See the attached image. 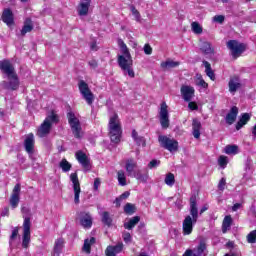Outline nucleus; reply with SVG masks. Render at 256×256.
Masks as SVG:
<instances>
[{"label": "nucleus", "instance_id": "423d86ee", "mask_svg": "<svg viewBox=\"0 0 256 256\" xmlns=\"http://www.w3.org/2000/svg\"><path fill=\"white\" fill-rule=\"evenodd\" d=\"M23 235H22V247L27 249L29 243H31V218L23 216Z\"/></svg>", "mask_w": 256, "mask_h": 256}, {"label": "nucleus", "instance_id": "ea45409f", "mask_svg": "<svg viewBox=\"0 0 256 256\" xmlns=\"http://www.w3.org/2000/svg\"><path fill=\"white\" fill-rule=\"evenodd\" d=\"M59 167L62 169L63 173H68V171H71L72 165L64 158L60 161Z\"/></svg>", "mask_w": 256, "mask_h": 256}, {"label": "nucleus", "instance_id": "49530a36", "mask_svg": "<svg viewBox=\"0 0 256 256\" xmlns=\"http://www.w3.org/2000/svg\"><path fill=\"white\" fill-rule=\"evenodd\" d=\"M229 163V159L227 158V156H220L218 158V165L222 168L225 169V167H227V164Z\"/></svg>", "mask_w": 256, "mask_h": 256}, {"label": "nucleus", "instance_id": "6e6d98bb", "mask_svg": "<svg viewBox=\"0 0 256 256\" xmlns=\"http://www.w3.org/2000/svg\"><path fill=\"white\" fill-rule=\"evenodd\" d=\"M144 53L145 55H151V53H153V48H151V45L149 44L144 45Z\"/></svg>", "mask_w": 256, "mask_h": 256}, {"label": "nucleus", "instance_id": "6e6552de", "mask_svg": "<svg viewBox=\"0 0 256 256\" xmlns=\"http://www.w3.org/2000/svg\"><path fill=\"white\" fill-rule=\"evenodd\" d=\"M158 141L164 149L173 153V151H177L179 149V142L177 140L171 139L167 136H159Z\"/></svg>", "mask_w": 256, "mask_h": 256}, {"label": "nucleus", "instance_id": "e433bc0d", "mask_svg": "<svg viewBox=\"0 0 256 256\" xmlns=\"http://www.w3.org/2000/svg\"><path fill=\"white\" fill-rule=\"evenodd\" d=\"M179 65H180L179 62H175L173 60H167L161 63L162 69H173L175 67H179Z\"/></svg>", "mask_w": 256, "mask_h": 256}, {"label": "nucleus", "instance_id": "8fccbe9b", "mask_svg": "<svg viewBox=\"0 0 256 256\" xmlns=\"http://www.w3.org/2000/svg\"><path fill=\"white\" fill-rule=\"evenodd\" d=\"M122 239L124 241V243L129 244L133 241V237H131V233L124 231L122 233Z\"/></svg>", "mask_w": 256, "mask_h": 256}, {"label": "nucleus", "instance_id": "f8f14e48", "mask_svg": "<svg viewBox=\"0 0 256 256\" xmlns=\"http://www.w3.org/2000/svg\"><path fill=\"white\" fill-rule=\"evenodd\" d=\"M8 81L3 82L4 89H8V91H17L19 89V76L17 74H13L12 76H7Z\"/></svg>", "mask_w": 256, "mask_h": 256}, {"label": "nucleus", "instance_id": "f704fd0d", "mask_svg": "<svg viewBox=\"0 0 256 256\" xmlns=\"http://www.w3.org/2000/svg\"><path fill=\"white\" fill-rule=\"evenodd\" d=\"M101 217H102V223H104V225H107V227H111V225L113 224V219L111 218V215L109 214V212L107 211L102 212Z\"/></svg>", "mask_w": 256, "mask_h": 256}, {"label": "nucleus", "instance_id": "39448f33", "mask_svg": "<svg viewBox=\"0 0 256 256\" xmlns=\"http://www.w3.org/2000/svg\"><path fill=\"white\" fill-rule=\"evenodd\" d=\"M58 121L59 117L57 116V114H54L52 112L49 116L45 118L44 122L38 128L37 136L41 138L47 137V135L51 133V127L53 123H58Z\"/></svg>", "mask_w": 256, "mask_h": 256}, {"label": "nucleus", "instance_id": "680f3d73", "mask_svg": "<svg viewBox=\"0 0 256 256\" xmlns=\"http://www.w3.org/2000/svg\"><path fill=\"white\" fill-rule=\"evenodd\" d=\"M207 209H209V207L206 205V206H203L200 211L198 212V216L199 215H203V213H205V211H207Z\"/></svg>", "mask_w": 256, "mask_h": 256}, {"label": "nucleus", "instance_id": "a211bd4d", "mask_svg": "<svg viewBox=\"0 0 256 256\" xmlns=\"http://www.w3.org/2000/svg\"><path fill=\"white\" fill-rule=\"evenodd\" d=\"M76 159L82 165L84 171H89L91 169L89 165V157L87 154L83 153L82 151L76 152Z\"/></svg>", "mask_w": 256, "mask_h": 256}, {"label": "nucleus", "instance_id": "79ce46f5", "mask_svg": "<svg viewBox=\"0 0 256 256\" xmlns=\"http://www.w3.org/2000/svg\"><path fill=\"white\" fill-rule=\"evenodd\" d=\"M131 177H134L135 179H137L138 181H141L142 183H145L148 179L147 175H143L141 173V170H136Z\"/></svg>", "mask_w": 256, "mask_h": 256}, {"label": "nucleus", "instance_id": "6ab92c4d", "mask_svg": "<svg viewBox=\"0 0 256 256\" xmlns=\"http://www.w3.org/2000/svg\"><path fill=\"white\" fill-rule=\"evenodd\" d=\"M24 147L29 154L33 153L35 149V135H33V133L26 135V138L24 140Z\"/></svg>", "mask_w": 256, "mask_h": 256}, {"label": "nucleus", "instance_id": "cd10ccee", "mask_svg": "<svg viewBox=\"0 0 256 256\" xmlns=\"http://www.w3.org/2000/svg\"><path fill=\"white\" fill-rule=\"evenodd\" d=\"M123 251V242L118 243L116 246H108L105 250V253L110 255H116Z\"/></svg>", "mask_w": 256, "mask_h": 256}, {"label": "nucleus", "instance_id": "7ed1b4c3", "mask_svg": "<svg viewBox=\"0 0 256 256\" xmlns=\"http://www.w3.org/2000/svg\"><path fill=\"white\" fill-rule=\"evenodd\" d=\"M108 131L112 143H119L121 141L123 129L121 128V120L119 119V115H117V113L110 116L108 122Z\"/></svg>", "mask_w": 256, "mask_h": 256}, {"label": "nucleus", "instance_id": "412c9836", "mask_svg": "<svg viewBox=\"0 0 256 256\" xmlns=\"http://www.w3.org/2000/svg\"><path fill=\"white\" fill-rule=\"evenodd\" d=\"M90 7H91V0H81L77 9L78 15H80V17H85V15H88Z\"/></svg>", "mask_w": 256, "mask_h": 256}, {"label": "nucleus", "instance_id": "c756f323", "mask_svg": "<svg viewBox=\"0 0 256 256\" xmlns=\"http://www.w3.org/2000/svg\"><path fill=\"white\" fill-rule=\"evenodd\" d=\"M64 245L65 241L62 238L57 239L54 244V255H61Z\"/></svg>", "mask_w": 256, "mask_h": 256}, {"label": "nucleus", "instance_id": "338daca9", "mask_svg": "<svg viewBox=\"0 0 256 256\" xmlns=\"http://www.w3.org/2000/svg\"><path fill=\"white\" fill-rule=\"evenodd\" d=\"M21 212H22L24 215H27V213H29V208H27V207H22Z\"/></svg>", "mask_w": 256, "mask_h": 256}, {"label": "nucleus", "instance_id": "de8ad7c7", "mask_svg": "<svg viewBox=\"0 0 256 256\" xmlns=\"http://www.w3.org/2000/svg\"><path fill=\"white\" fill-rule=\"evenodd\" d=\"M131 195L129 192H124L122 195H120L118 198H116L115 203L117 207H121V201L127 199Z\"/></svg>", "mask_w": 256, "mask_h": 256}, {"label": "nucleus", "instance_id": "0e129e2a", "mask_svg": "<svg viewBox=\"0 0 256 256\" xmlns=\"http://www.w3.org/2000/svg\"><path fill=\"white\" fill-rule=\"evenodd\" d=\"M91 51H97V42H92L90 45Z\"/></svg>", "mask_w": 256, "mask_h": 256}, {"label": "nucleus", "instance_id": "58836bf2", "mask_svg": "<svg viewBox=\"0 0 256 256\" xmlns=\"http://www.w3.org/2000/svg\"><path fill=\"white\" fill-rule=\"evenodd\" d=\"M196 85L197 87H201L202 89H207L209 84L204 81L203 76L201 74H196Z\"/></svg>", "mask_w": 256, "mask_h": 256}, {"label": "nucleus", "instance_id": "4c0bfd02", "mask_svg": "<svg viewBox=\"0 0 256 256\" xmlns=\"http://www.w3.org/2000/svg\"><path fill=\"white\" fill-rule=\"evenodd\" d=\"M191 31L195 35H201L203 33V26H201L199 22H192L191 23Z\"/></svg>", "mask_w": 256, "mask_h": 256}, {"label": "nucleus", "instance_id": "5fc2aeb1", "mask_svg": "<svg viewBox=\"0 0 256 256\" xmlns=\"http://www.w3.org/2000/svg\"><path fill=\"white\" fill-rule=\"evenodd\" d=\"M227 185V180L225 178H221L218 183L219 191H225V186Z\"/></svg>", "mask_w": 256, "mask_h": 256}, {"label": "nucleus", "instance_id": "f257e3e1", "mask_svg": "<svg viewBox=\"0 0 256 256\" xmlns=\"http://www.w3.org/2000/svg\"><path fill=\"white\" fill-rule=\"evenodd\" d=\"M118 46L122 53V55H118V65L124 72V75H128L133 79L135 77V71H133V57H131V52H129L127 44L122 39L118 40Z\"/></svg>", "mask_w": 256, "mask_h": 256}, {"label": "nucleus", "instance_id": "9b49d317", "mask_svg": "<svg viewBox=\"0 0 256 256\" xmlns=\"http://www.w3.org/2000/svg\"><path fill=\"white\" fill-rule=\"evenodd\" d=\"M227 47L230 49L233 57H239L245 51V46L237 40L228 41Z\"/></svg>", "mask_w": 256, "mask_h": 256}, {"label": "nucleus", "instance_id": "864d4df0", "mask_svg": "<svg viewBox=\"0 0 256 256\" xmlns=\"http://www.w3.org/2000/svg\"><path fill=\"white\" fill-rule=\"evenodd\" d=\"M161 165V161L160 160H151L150 163L148 164V167L150 169H155L156 167H159Z\"/></svg>", "mask_w": 256, "mask_h": 256}, {"label": "nucleus", "instance_id": "ddd939ff", "mask_svg": "<svg viewBox=\"0 0 256 256\" xmlns=\"http://www.w3.org/2000/svg\"><path fill=\"white\" fill-rule=\"evenodd\" d=\"M180 93L184 101L190 102L193 100V97H195V88H193V86L183 85L180 89Z\"/></svg>", "mask_w": 256, "mask_h": 256}, {"label": "nucleus", "instance_id": "bf43d9fd", "mask_svg": "<svg viewBox=\"0 0 256 256\" xmlns=\"http://www.w3.org/2000/svg\"><path fill=\"white\" fill-rule=\"evenodd\" d=\"M188 107L191 109V111H197V109H199V106H197V103L195 102H188Z\"/></svg>", "mask_w": 256, "mask_h": 256}, {"label": "nucleus", "instance_id": "1a4fd4ad", "mask_svg": "<svg viewBox=\"0 0 256 256\" xmlns=\"http://www.w3.org/2000/svg\"><path fill=\"white\" fill-rule=\"evenodd\" d=\"M159 119L160 125L162 129H169L170 121H169V110L167 103L162 102L159 111Z\"/></svg>", "mask_w": 256, "mask_h": 256}, {"label": "nucleus", "instance_id": "a18cd8bd", "mask_svg": "<svg viewBox=\"0 0 256 256\" xmlns=\"http://www.w3.org/2000/svg\"><path fill=\"white\" fill-rule=\"evenodd\" d=\"M124 213H126L127 215H133V213H135V205L127 203L124 206Z\"/></svg>", "mask_w": 256, "mask_h": 256}, {"label": "nucleus", "instance_id": "393cba45", "mask_svg": "<svg viewBox=\"0 0 256 256\" xmlns=\"http://www.w3.org/2000/svg\"><path fill=\"white\" fill-rule=\"evenodd\" d=\"M200 50L204 55H213L215 54V48L211 45V42L204 41L201 43Z\"/></svg>", "mask_w": 256, "mask_h": 256}, {"label": "nucleus", "instance_id": "4be33fe9", "mask_svg": "<svg viewBox=\"0 0 256 256\" xmlns=\"http://www.w3.org/2000/svg\"><path fill=\"white\" fill-rule=\"evenodd\" d=\"M237 115H239V108L234 106L230 109V112L225 117L226 123L228 125H233L237 120Z\"/></svg>", "mask_w": 256, "mask_h": 256}, {"label": "nucleus", "instance_id": "72a5a7b5", "mask_svg": "<svg viewBox=\"0 0 256 256\" xmlns=\"http://www.w3.org/2000/svg\"><path fill=\"white\" fill-rule=\"evenodd\" d=\"M132 138L137 145L145 147V138L143 136H139L136 130H132Z\"/></svg>", "mask_w": 256, "mask_h": 256}, {"label": "nucleus", "instance_id": "4d7b16f0", "mask_svg": "<svg viewBox=\"0 0 256 256\" xmlns=\"http://www.w3.org/2000/svg\"><path fill=\"white\" fill-rule=\"evenodd\" d=\"M100 186H101V179L95 178L94 186H93L94 191H99Z\"/></svg>", "mask_w": 256, "mask_h": 256}, {"label": "nucleus", "instance_id": "bb28decb", "mask_svg": "<svg viewBox=\"0 0 256 256\" xmlns=\"http://www.w3.org/2000/svg\"><path fill=\"white\" fill-rule=\"evenodd\" d=\"M249 121H251V115H249V113L242 114L236 124V130L239 131L244 125H247Z\"/></svg>", "mask_w": 256, "mask_h": 256}, {"label": "nucleus", "instance_id": "5701e85b", "mask_svg": "<svg viewBox=\"0 0 256 256\" xmlns=\"http://www.w3.org/2000/svg\"><path fill=\"white\" fill-rule=\"evenodd\" d=\"M125 169L128 177H132L133 174L137 171V161H135L133 158L127 159Z\"/></svg>", "mask_w": 256, "mask_h": 256}, {"label": "nucleus", "instance_id": "c85d7f7f", "mask_svg": "<svg viewBox=\"0 0 256 256\" xmlns=\"http://www.w3.org/2000/svg\"><path fill=\"white\" fill-rule=\"evenodd\" d=\"M231 225H233V218L231 215L225 216L222 222V233H227V231H230Z\"/></svg>", "mask_w": 256, "mask_h": 256}, {"label": "nucleus", "instance_id": "20e7f679", "mask_svg": "<svg viewBox=\"0 0 256 256\" xmlns=\"http://www.w3.org/2000/svg\"><path fill=\"white\" fill-rule=\"evenodd\" d=\"M67 119L72 131V135L75 137V139H83L85 132H83V127L81 126L79 117H77L73 111H70L67 113Z\"/></svg>", "mask_w": 256, "mask_h": 256}, {"label": "nucleus", "instance_id": "9d476101", "mask_svg": "<svg viewBox=\"0 0 256 256\" xmlns=\"http://www.w3.org/2000/svg\"><path fill=\"white\" fill-rule=\"evenodd\" d=\"M70 181L72 182V188L74 191V203H76V205H79V196L81 195V184L79 183V177L77 176V173H72L70 175Z\"/></svg>", "mask_w": 256, "mask_h": 256}, {"label": "nucleus", "instance_id": "aec40b11", "mask_svg": "<svg viewBox=\"0 0 256 256\" xmlns=\"http://www.w3.org/2000/svg\"><path fill=\"white\" fill-rule=\"evenodd\" d=\"M2 21L6 23L8 27H13L15 25V18L13 16V11L11 9H5L2 13Z\"/></svg>", "mask_w": 256, "mask_h": 256}, {"label": "nucleus", "instance_id": "c03bdc74", "mask_svg": "<svg viewBox=\"0 0 256 256\" xmlns=\"http://www.w3.org/2000/svg\"><path fill=\"white\" fill-rule=\"evenodd\" d=\"M164 182L166 183V185H168V187H173V185H175V174L173 173L166 174Z\"/></svg>", "mask_w": 256, "mask_h": 256}, {"label": "nucleus", "instance_id": "2eb2a0df", "mask_svg": "<svg viewBox=\"0 0 256 256\" xmlns=\"http://www.w3.org/2000/svg\"><path fill=\"white\" fill-rule=\"evenodd\" d=\"M20 195H21V184H16L13 188L12 195L10 197V205L12 209H16V207H18Z\"/></svg>", "mask_w": 256, "mask_h": 256}, {"label": "nucleus", "instance_id": "a19ab883", "mask_svg": "<svg viewBox=\"0 0 256 256\" xmlns=\"http://www.w3.org/2000/svg\"><path fill=\"white\" fill-rule=\"evenodd\" d=\"M93 243H95V238L92 237L90 240L86 239L84 241L83 251L87 254L91 253V245H93Z\"/></svg>", "mask_w": 256, "mask_h": 256}, {"label": "nucleus", "instance_id": "13d9d810", "mask_svg": "<svg viewBox=\"0 0 256 256\" xmlns=\"http://www.w3.org/2000/svg\"><path fill=\"white\" fill-rule=\"evenodd\" d=\"M213 20L216 23H223V21H225V16H223V15H216V16H214Z\"/></svg>", "mask_w": 256, "mask_h": 256}, {"label": "nucleus", "instance_id": "69168bd1", "mask_svg": "<svg viewBox=\"0 0 256 256\" xmlns=\"http://www.w3.org/2000/svg\"><path fill=\"white\" fill-rule=\"evenodd\" d=\"M253 164V160L251 159V157H248L247 160H246V166L248 167H251V165Z\"/></svg>", "mask_w": 256, "mask_h": 256}, {"label": "nucleus", "instance_id": "4468645a", "mask_svg": "<svg viewBox=\"0 0 256 256\" xmlns=\"http://www.w3.org/2000/svg\"><path fill=\"white\" fill-rule=\"evenodd\" d=\"M0 69L6 77H11L12 75H17V72H15V67H13V64L9 60H3L0 62Z\"/></svg>", "mask_w": 256, "mask_h": 256}, {"label": "nucleus", "instance_id": "774afa93", "mask_svg": "<svg viewBox=\"0 0 256 256\" xmlns=\"http://www.w3.org/2000/svg\"><path fill=\"white\" fill-rule=\"evenodd\" d=\"M106 256H116V255H113V254H109V253H105Z\"/></svg>", "mask_w": 256, "mask_h": 256}, {"label": "nucleus", "instance_id": "7c9ffc66", "mask_svg": "<svg viewBox=\"0 0 256 256\" xmlns=\"http://www.w3.org/2000/svg\"><path fill=\"white\" fill-rule=\"evenodd\" d=\"M32 31H33V22L31 21V19L27 18L21 30V35L25 36L27 35V33H31Z\"/></svg>", "mask_w": 256, "mask_h": 256}, {"label": "nucleus", "instance_id": "a878e982", "mask_svg": "<svg viewBox=\"0 0 256 256\" xmlns=\"http://www.w3.org/2000/svg\"><path fill=\"white\" fill-rule=\"evenodd\" d=\"M192 135L195 139L201 137V122L197 119H194L192 122Z\"/></svg>", "mask_w": 256, "mask_h": 256}, {"label": "nucleus", "instance_id": "473e14b6", "mask_svg": "<svg viewBox=\"0 0 256 256\" xmlns=\"http://www.w3.org/2000/svg\"><path fill=\"white\" fill-rule=\"evenodd\" d=\"M203 65L205 67L206 75L211 79V81H215V72L211 69V64L208 61H203Z\"/></svg>", "mask_w": 256, "mask_h": 256}, {"label": "nucleus", "instance_id": "e2e57ef3", "mask_svg": "<svg viewBox=\"0 0 256 256\" xmlns=\"http://www.w3.org/2000/svg\"><path fill=\"white\" fill-rule=\"evenodd\" d=\"M89 65H90V67H92V69H96L97 62L95 60H91V61H89Z\"/></svg>", "mask_w": 256, "mask_h": 256}, {"label": "nucleus", "instance_id": "f03ea898", "mask_svg": "<svg viewBox=\"0 0 256 256\" xmlns=\"http://www.w3.org/2000/svg\"><path fill=\"white\" fill-rule=\"evenodd\" d=\"M199 219V208H197V198L192 196L190 198V215L186 216L182 222L183 235H191L193 233V225Z\"/></svg>", "mask_w": 256, "mask_h": 256}, {"label": "nucleus", "instance_id": "603ef678", "mask_svg": "<svg viewBox=\"0 0 256 256\" xmlns=\"http://www.w3.org/2000/svg\"><path fill=\"white\" fill-rule=\"evenodd\" d=\"M248 243H256V230L251 231L247 236Z\"/></svg>", "mask_w": 256, "mask_h": 256}, {"label": "nucleus", "instance_id": "2f4dec72", "mask_svg": "<svg viewBox=\"0 0 256 256\" xmlns=\"http://www.w3.org/2000/svg\"><path fill=\"white\" fill-rule=\"evenodd\" d=\"M139 221H141V218L139 216H134L128 222L124 223V228L131 231V229H133V227H135Z\"/></svg>", "mask_w": 256, "mask_h": 256}, {"label": "nucleus", "instance_id": "c9c22d12", "mask_svg": "<svg viewBox=\"0 0 256 256\" xmlns=\"http://www.w3.org/2000/svg\"><path fill=\"white\" fill-rule=\"evenodd\" d=\"M226 155H237L239 153V147L237 145H227L224 149Z\"/></svg>", "mask_w": 256, "mask_h": 256}, {"label": "nucleus", "instance_id": "09e8293b", "mask_svg": "<svg viewBox=\"0 0 256 256\" xmlns=\"http://www.w3.org/2000/svg\"><path fill=\"white\" fill-rule=\"evenodd\" d=\"M17 237H19V228L15 227L12 230V234L10 236L9 244L13 245V241H15L17 239Z\"/></svg>", "mask_w": 256, "mask_h": 256}, {"label": "nucleus", "instance_id": "b1692460", "mask_svg": "<svg viewBox=\"0 0 256 256\" xmlns=\"http://www.w3.org/2000/svg\"><path fill=\"white\" fill-rule=\"evenodd\" d=\"M192 251L194 256H207V244L204 241H201Z\"/></svg>", "mask_w": 256, "mask_h": 256}, {"label": "nucleus", "instance_id": "3c124183", "mask_svg": "<svg viewBox=\"0 0 256 256\" xmlns=\"http://www.w3.org/2000/svg\"><path fill=\"white\" fill-rule=\"evenodd\" d=\"M131 11L135 21H137V23H141V14L139 13V10H136L135 7H132Z\"/></svg>", "mask_w": 256, "mask_h": 256}, {"label": "nucleus", "instance_id": "37998d69", "mask_svg": "<svg viewBox=\"0 0 256 256\" xmlns=\"http://www.w3.org/2000/svg\"><path fill=\"white\" fill-rule=\"evenodd\" d=\"M117 175L119 185H121V187H125V185H127V177L125 176V172L120 170L118 171Z\"/></svg>", "mask_w": 256, "mask_h": 256}, {"label": "nucleus", "instance_id": "0eeeda50", "mask_svg": "<svg viewBox=\"0 0 256 256\" xmlns=\"http://www.w3.org/2000/svg\"><path fill=\"white\" fill-rule=\"evenodd\" d=\"M78 89L83 99H85L86 103H88V105H93V101H95V96L93 95V92H91L89 84H87L84 80H80L78 83Z\"/></svg>", "mask_w": 256, "mask_h": 256}, {"label": "nucleus", "instance_id": "052dcab7", "mask_svg": "<svg viewBox=\"0 0 256 256\" xmlns=\"http://www.w3.org/2000/svg\"><path fill=\"white\" fill-rule=\"evenodd\" d=\"M241 209V204L236 203L232 206V211H239Z\"/></svg>", "mask_w": 256, "mask_h": 256}, {"label": "nucleus", "instance_id": "f3484780", "mask_svg": "<svg viewBox=\"0 0 256 256\" xmlns=\"http://www.w3.org/2000/svg\"><path fill=\"white\" fill-rule=\"evenodd\" d=\"M242 85H241V80L239 79V77L237 76H233L230 78L229 82H228V88H229V93H231V95H235V93H237V91H239V89H241Z\"/></svg>", "mask_w": 256, "mask_h": 256}, {"label": "nucleus", "instance_id": "dca6fc26", "mask_svg": "<svg viewBox=\"0 0 256 256\" xmlns=\"http://www.w3.org/2000/svg\"><path fill=\"white\" fill-rule=\"evenodd\" d=\"M79 221L84 229H91L93 225V217H91L89 212H80Z\"/></svg>", "mask_w": 256, "mask_h": 256}]
</instances>
